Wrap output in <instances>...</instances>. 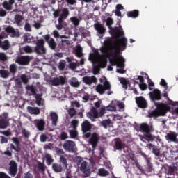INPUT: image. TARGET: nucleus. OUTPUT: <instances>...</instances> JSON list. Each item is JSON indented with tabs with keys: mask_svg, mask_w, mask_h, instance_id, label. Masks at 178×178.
Masks as SVG:
<instances>
[{
	"mask_svg": "<svg viewBox=\"0 0 178 178\" xmlns=\"http://www.w3.org/2000/svg\"><path fill=\"white\" fill-rule=\"evenodd\" d=\"M124 51L123 46L118 44L115 40L111 38L105 40L104 42V47L101 49L102 54H106V56H109L110 65L112 66H117L121 69L124 67V59L123 57H120L121 62L119 63L118 56L120 54V51Z\"/></svg>",
	"mask_w": 178,
	"mask_h": 178,
	"instance_id": "nucleus-1",
	"label": "nucleus"
},
{
	"mask_svg": "<svg viewBox=\"0 0 178 178\" xmlns=\"http://www.w3.org/2000/svg\"><path fill=\"white\" fill-rule=\"evenodd\" d=\"M152 102H154V106L156 107L155 110L149 113V118H158L159 116H165L169 111H170V106L165 103L156 102V101H161L162 99V93L159 89H154L152 92L149 93Z\"/></svg>",
	"mask_w": 178,
	"mask_h": 178,
	"instance_id": "nucleus-2",
	"label": "nucleus"
},
{
	"mask_svg": "<svg viewBox=\"0 0 178 178\" xmlns=\"http://www.w3.org/2000/svg\"><path fill=\"white\" fill-rule=\"evenodd\" d=\"M106 24L110 30V34L112 35L111 38H107L106 40H108V38H112L113 41V40H115V42L117 44L118 42H120L124 49H126V48H127V38L123 37V35H124L123 28H122L121 26H120V27H112V25L113 24V19L111 17H108L106 19ZM120 37L122 38H120Z\"/></svg>",
	"mask_w": 178,
	"mask_h": 178,
	"instance_id": "nucleus-3",
	"label": "nucleus"
},
{
	"mask_svg": "<svg viewBox=\"0 0 178 178\" xmlns=\"http://www.w3.org/2000/svg\"><path fill=\"white\" fill-rule=\"evenodd\" d=\"M99 81L101 83L96 86L97 92L100 94V95H104L105 91H107V95H112L113 94V91L111 90L112 86H111V83L106 79V77H104V79H100Z\"/></svg>",
	"mask_w": 178,
	"mask_h": 178,
	"instance_id": "nucleus-4",
	"label": "nucleus"
},
{
	"mask_svg": "<svg viewBox=\"0 0 178 178\" xmlns=\"http://www.w3.org/2000/svg\"><path fill=\"white\" fill-rule=\"evenodd\" d=\"M140 131H142L144 134V137L146 138V140L147 141H154L155 140V136H152L151 134V131H152V127L148 125L146 123H143L140 124Z\"/></svg>",
	"mask_w": 178,
	"mask_h": 178,
	"instance_id": "nucleus-5",
	"label": "nucleus"
},
{
	"mask_svg": "<svg viewBox=\"0 0 178 178\" xmlns=\"http://www.w3.org/2000/svg\"><path fill=\"white\" fill-rule=\"evenodd\" d=\"M92 129V124H91L90 121L86 120L81 123V131L86 138H90L91 137Z\"/></svg>",
	"mask_w": 178,
	"mask_h": 178,
	"instance_id": "nucleus-6",
	"label": "nucleus"
},
{
	"mask_svg": "<svg viewBox=\"0 0 178 178\" xmlns=\"http://www.w3.org/2000/svg\"><path fill=\"white\" fill-rule=\"evenodd\" d=\"M34 52L39 55H44L47 54V49H45V41L44 39L38 40L36 42V47H34Z\"/></svg>",
	"mask_w": 178,
	"mask_h": 178,
	"instance_id": "nucleus-7",
	"label": "nucleus"
},
{
	"mask_svg": "<svg viewBox=\"0 0 178 178\" xmlns=\"http://www.w3.org/2000/svg\"><path fill=\"white\" fill-rule=\"evenodd\" d=\"M10 118H9V113L5 112L0 116V129H6L9 127V122Z\"/></svg>",
	"mask_w": 178,
	"mask_h": 178,
	"instance_id": "nucleus-8",
	"label": "nucleus"
},
{
	"mask_svg": "<svg viewBox=\"0 0 178 178\" xmlns=\"http://www.w3.org/2000/svg\"><path fill=\"white\" fill-rule=\"evenodd\" d=\"M87 166H88L87 161H83L81 163L80 170L83 173L82 176L83 178L90 177V176H91V168Z\"/></svg>",
	"mask_w": 178,
	"mask_h": 178,
	"instance_id": "nucleus-9",
	"label": "nucleus"
},
{
	"mask_svg": "<svg viewBox=\"0 0 178 178\" xmlns=\"http://www.w3.org/2000/svg\"><path fill=\"white\" fill-rule=\"evenodd\" d=\"M31 61V57L29 56H20L17 57L15 63L22 66H27Z\"/></svg>",
	"mask_w": 178,
	"mask_h": 178,
	"instance_id": "nucleus-10",
	"label": "nucleus"
},
{
	"mask_svg": "<svg viewBox=\"0 0 178 178\" xmlns=\"http://www.w3.org/2000/svg\"><path fill=\"white\" fill-rule=\"evenodd\" d=\"M8 175L12 177H15L17 175V163L15 160H11L9 162Z\"/></svg>",
	"mask_w": 178,
	"mask_h": 178,
	"instance_id": "nucleus-11",
	"label": "nucleus"
},
{
	"mask_svg": "<svg viewBox=\"0 0 178 178\" xmlns=\"http://www.w3.org/2000/svg\"><path fill=\"white\" fill-rule=\"evenodd\" d=\"M44 38L46 42H47L48 45H49V48H51V49H52L53 51H54V49H56V42H55L54 38H51V35L49 34L44 35Z\"/></svg>",
	"mask_w": 178,
	"mask_h": 178,
	"instance_id": "nucleus-12",
	"label": "nucleus"
},
{
	"mask_svg": "<svg viewBox=\"0 0 178 178\" xmlns=\"http://www.w3.org/2000/svg\"><path fill=\"white\" fill-rule=\"evenodd\" d=\"M99 141V135L95 132L93 133L90 136V138L89 140V143L92 145V148H97V145H98Z\"/></svg>",
	"mask_w": 178,
	"mask_h": 178,
	"instance_id": "nucleus-13",
	"label": "nucleus"
},
{
	"mask_svg": "<svg viewBox=\"0 0 178 178\" xmlns=\"http://www.w3.org/2000/svg\"><path fill=\"white\" fill-rule=\"evenodd\" d=\"M50 82L51 83V86L57 87V86H65L66 84V79L63 76H60L59 77L54 78Z\"/></svg>",
	"mask_w": 178,
	"mask_h": 178,
	"instance_id": "nucleus-14",
	"label": "nucleus"
},
{
	"mask_svg": "<svg viewBox=\"0 0 178 178\" xmlns=\"http://www.w3.org/2000/svg\"><path fill=\"white\" fill-rule=\"evenodd\" d=\"M135 99L138 108L145 109V108H147L148 106L147 100H145V99L143 96L136 97Z\"/></svg>",
	"mask_w": 178,
	"mask_h": 178,
	"instance_id": "nucleus-15",
	"label": "nucleus"
},
{
	"mask_svg": "<svg viewBox=\"0 0 178 178\" xmlns=\"http://www.w3.org/2000/svg\"><path fill=\"white\" fill-rule=\"evenodd\" d=\"M82 81L84 83V84H86V86H91L92 84L97 83L98 80L97 79V77L95 76H83L82 78Z\"/></svg>",
	"mask_w": 178,
	"mask_h": 178,
	"instance_id": "nucleus-16",
	"label": "nucleus"
},
{
	"mask_svg": "<svg viewBox=\"0 0 178 178\" xmlns=\"http://www.w3.org/2000/svg\"><path fill=\"white\" fill-rule=\"evenodd\" d=\"M86 115L92 122H95L98 119V111L95 107H92L91 111L88 112Z\"/></svg>",
	"mask_w": 178,
	"mask_h": 178,
	"instance_id": "nucleus-17",
	"label": "nucleus"
},
{
	"mask_svg": "<svg viewBox=\"0 0 178 178\" xmlns=\"http://www.w3.org/2000/svg\"><path fill=\"white\" fill-rule=\"evenodd\" d=\"M94 27L95 29L97 30L98 34H99V38H102L104 34H105L106 32V29H105V26L100 23H97L94 24Z\"/></svg>",
	"mask_w": 178,
	"mask_h": 178,
	"instance_id": "nucleus-18",
	"label": "nucleus"
},
{
	"mask_svg": "<svg viewBox=\"0 0 178 178\" xmlns=\"http://www.w3.org/2000/svg\"><path fill=\"white\" fill-rule=\"evenodd\" d=\"M33 124H35L38 130H39V131H43V130H44L45 129L46 123L44 119L35 120Z\"/></svg>",
	"mask_w": 178,
	"mask_h": 178,
	"instance_id": "nucleus-19",
	"label": "nucleus"
},
{
	"mask_svg": "<svg viewBox=\"0 0 178 178\" xmlns=\"http://www.w3.org/2000/svg\"><path fill=\"white\" fill-rule=\"evenodd\" d=\"M76 143L72 140H67L65 143L63 144V148L65 151H68V152H74V146Z\"/></svg>",
	"mask_w": 178,
	"mask_h": 178,
	"instance_id": "nucleus-20",
	"label": "nucleus"
},
{
	"mask_svg": "<svg viewBox=\"0 0 178 178\" xmlns=\"http://www.w3.org/2000/svg\"><path fill=\"white\" fill-rule=\"evenodd\" d=\"M6 33L11 34L12 37H20V33L16 31L15 29L10 26H8L4 29Z\"/></svg>",
	"mask_w": 178,
	"mask_h": 178,
	"instance_id": "nucleus-21",
	"label": "nucleus"
},
{
	"mask_svg": "<svg viewBox=\"0 0 178 178\" xmlns=\"http://www.w3.org/2000/svg\"><path fill=\"white\" fill-rule=\"evenodd\" d=\"M147 148L152 151V153L156 156H161V150L156 148L152 143H149L147 145Z\"/></svg>",
	"mask_w": 178,
	"mask_h": 178,
	"instance_id": "nucleus-22",
	"label": "nucleus"
},
{
	"mask_svg": "<svg viewBox=\"0 0 178 178\" xmlns=\"http://www.w3.org/2000/svg\"><path fill=\"white\" fill-rule=\"evenodd\" d=\"M50 117H51V120L52 126L54 127H56L58 126V119H59V117L58 116V113L55 112H51L50 113Z\"/></svg>",
	"mask_w": 178,
	"mask_h": 178,
	"instance_id": "nucleus-23",
	"label": "nucleus"
},
{
	"mask_svg": "<svg viewBox=\"0 0 178 178\" xmlns=\"http://www.w3.org/2000/svg\"><path fill=\"white\" fill-rule=\"evenodd\" d=\"M52 169L55 173H62L63 166L58 163H54L52 164Z\"/></svg>",
	"mask_w": 178,
	"mask_h": 178,
	"instance_id": "nucleus-24",
	"label": "nucleus"
},
{
	"mask_svg": "<svg viewBox=\"0 0 178 178\" xmlns=\"http://www.w3.org/2000/svg\"><path fill=\"white\" fill-rule=\"evenodd\" d=\"M59 162L60 165L63 166V168H65V169H67V155L64 154V156H61L59 158Z\"/></svg>",
	"mask_w": 178,
	"mask_h": 178,
	"instance_id": "nucleus-25",
	"label": "nucleus"
},
{
	"mask_svg": "<svg viewBox=\"0 0 178 178\" xmlns=\"http://www.w3.org/2000/svg\"><path fill=\"white\" fill-rule=\"evenodd\" d=\"M165 138L167 141H171L172 143H177V136H176L173 132L167 134Z\"/></svg>",
	"mask_w": 178,
	"mask_h": 178,
	"instance_id": "nucleus-26",
	"label": "nucleus"
},
{
	"mask_svg": "<svg viewBox=\"0 0 178 178\" xmlns=\"http://www.w3.org/2000/svg\"><path fill=\"white\" fill-rule=\"evenodd\" d=\"M27 111L29 113H31V115H40V113H41V111L38 107L28 106Z\"/></svg>",
	"mask_w": 178,
	"mask_h": 178,
	"instance_id": "nucleus-27",
	"label": "nucleus"
},
{
	"mask_svg": "<svg viewBox=\"0 0 178 178\" xmlns=\"http://www.w3.org/2000/svg\"><path fill=\"white\" fill-rule=\"evenodd\" d=\"M70 84L71 87H74L75 88L80 87V82H79V80L76 77H72L71 80H70Z\"/></svg>",
	"mask_w": 178,
	"mask_h": 178,
	"instance_id": "nucleus-28",
	"label": "nucleus"
},
{
	"mask_svg": "<svg viewBox=\"0 0 178 178\" xmlns=\"http://www.w3.org/2000/svg\"><path fill=\"white\" fill-rule=\"evenodd\" d=\"M44 158L46 159V163L47 166H51V165L54 163V159L52 158V156L49 153L45 154Z\"/></svg>",
	"mask_w": 178,
	"mask_h": 178,
	"instance_id": "nucleus-29",
	"label": "nucleus"
},
{
	"mask_svg": "<svg viewBox=\"0 0 178 178\" xmlns=\"http://www.w3.org/2000/svg\"><path fill=\"white\" fill-rule=\"evenodd\" d=\"M35 102L38 106H41L44 105V103L42 102V94H37L35 95Z\"/></svg>",
	"mask_w": 178,
	"mask_h": 178,
	"instance_id": "nucleus-30",
	"label": "nucleus"
},
{
	"mask_svg": "<svg viewBox=\"0 0 178 178\" xmlns=\"http://www.w3.org/2000/svg\"><path fill=\"white\" fill-rule=\"evenodd\" d=\"M139 12L138 10H134L133 11H129L127 13V16L128 17H133L134 19H136V17H138Z\"/></svg>",
	"mask_w": 178,
	"mask_h": 178,
	"instance_id": "nucleus-31",
	"label": "nucleus"
},
{
	"mask_svg": "<svg viewBox=\"0 0 178 178\" xmlns=\"http://www.w3.org/2000/svg\"><path fill=\"white\" fill-rule=\"evenodd\" d=\"M75 55L77 58H82L83 55V48L81 46L78 45L75 49Z\"/></svg>",
	"mask_w": 178,
	"mask_h": 178,
	"instance_id": "nucleus-32",
	"label": "nucleus"
},
{
	"mask_svg": "<svg viewBox=\"0 0 178 178\" xmlns=\"http://www.w3.org/2000/svg\"><path fill=\"white\" fill-rule=\"evenodd\" d=\"M98 175L101 176V177H105L109 176V171L105 170V168H99L98 170Z\"/></svg>",
	"mask_w": 178,
	"mask_h": 178,
	"instance_id": "nucleus-33",
	"label": "nucleus"
},
{
	"mask_svg": "<svg viewBox=\"0 0 178 178\" xmlns=\"http://www.w3.org/2000/svg\"><path fill=\"white\" fill-rule=\"evenodd\" d=\"M107 61L105 59L96 60V65L100 67L102 69L106 67Z\"/></svg>",
	"mask_w": 178,
	"mask_h": 178,
	"instance_id": "nucleus-34",
	"label": "nucleus"
},
{
	"mask_svg": "<svg viewBox=\"0 0 178 178\" xmlns=\"http://www.w3.org/2000/svg\"><path fill=\"white\" fill-rule=\"evenodd\" d=\"M12 5H13V3H10V1H5L2 3V6L6 10H12Z\"/></svg>",
	"mask_w": 178,
	"mask_h": 178,
	"instance_id": "nucleus-35",
	"label": "nucleus"
},
{
	"mask_svg": "<svg viewBox=\"0 0 178 178\" xmlns=\"http://www.w3.org/2000/svg\"><path fill=\"white\" fill-rule=\"evenodd\" d=\"M26 90L31 91L32 95L35 96L37 95V87L34 86H28L26 87Z\"/></svg>",
	"mask_w": 178,
	"mask_h": 178,
	"instance_id": "nucleus-36",
	"label": "nucleus"
},
{
	"mask_svg": "<svg viewBox=\"0 0 178 178\" xmlns=\"http://www.w3.org/2000/svg\"><path fill=\"white\" fill-rule=\"evenodd\" d=\"M119 81L120 82L124 90H127L129 86V81H127V79H126V78L122 77L119 79Z\"/></svg>",
	"mask_w": 178,
	"mask_h": 178,
	"instance_id": "nucleus-37",
	"label": "nucleus"
},
{
	"mask_svg": "<svg viewBox=\"0 0 178 178\" xmlns=\"http://www.w3.org/2000/svg\"><path fill=\"white\" fill-rule=\"evenodd\" d=\"M9 70L13 76H15L17 72V67L16 66V64H11L10 65Z\"/></svg>",
	"mask_w": 178,
	"mask_h": 178,
	"instance_id": "nucleus-38",
	"label": "nucleus"
},
{
	"mask_svg": "<svg viewBox=\"0 0 178 178\" xmlns=\"http://www.w3.org/2000/svg\"><path fill=\"white\" fill-rule=\"evenodd\" d=\"M70 20L72 23V24H74V26L75 27H77V26H79V24H80V19H79L77 17H72L70 18Z\"/></svg>",
	"mask_w": 178,
	"mask_h": 178,
	"instance_id": "nucleus-39",
	"label": "nucleus"
},
{
	"mask_svg": "<svg viewBox=\"0 0 178 178\" xmlns=\"http://www.w3.org/2000/svg\"><path fill=\"white\" fill-rule=\"evenodd\" d=\"M111 123H112V121L110 119L105 120L101 122V124L104 129H108V126H111Z\"/></svg>",
	"mask_w": 178,
	"mask_h": 178,
	"instance_id": "nucleus-40",
	"label": "nucleus"
},
{
	"mask_svg": "<svg viewBox=\"0 0 178 178\" xmlns=\"http://www.w3.org/2000/svg\"><path fill=\"white\" fill-rule=\"evenodd\" d=\"M1 48L4 51H8L10 48V44H9V40H4V42L1 44Z\"/></svg>",
	"mask_w": 178,
	"mask_h": 178,
	"instance_id": "nucleus-41",
	"label": "nucleus"
},
{
	"mask_svg": "<svg viewBox=\"0 0 178 178\" xmlns=\"http://www.w3.org/2000/svg\"><path fill=\"white\" fill-rule=\"evenodd\" d=\"M79 31L81 37H83V38H86L87 37V31H86V28L81 26L79 29Z\"/></svg>",
	"mask_w": 178,
	"mask_h": 178,
	"instance_id": "nucleus-42",
	"label": "nucleus"
},
{
	"mask_svg": "<svg viewBox=\"0 0 178 178\" xmlns=\"http://www.w3.org/2000/svg\"><path fill=\"white\" fill-rule=\"evenodd\" d=\"M0 74L3 79H8L9 77V71L5 70H0Z\"/></svg>",
	"mask_w": 178,
	"mask_h": 178,
	"instance_id": "nucleus-43",
	"label": "nucleus"
},
{
	"mask_svg": "<svg viewBox=\"0 0 178 178\" xmlns=\"http://www.w3.org/2000/svg\"><path fill=\"white\" fill-rule=\"evenodd\" d=\"M77 114V111L75 110L74 108H70L68 109V115L70 118H74Z\"/></svg>",
	"mask_w": 178,
	"mask_h": 178,
	"instance_id": "nucleus-44",
	"label": "nucleus"
},
{
	"mask_svg": "<svg viewBox=\"0 0 178 178\" xmlns=\"http://www.w3.org/2000/svg\"><path fill=\"white\" fill-rule=\"evenodd\" d=\"M60 16L65 19H67V17L69 16V10L67 8L63 9Z\"/></svg>",
	"mask_w": 178,
	"mask_h": 178,
	"instance_id": "nucleus-45",
	"label": "nucleus"
},
{
	"mask_svg": "<svg viewBox=\"0 0 178 178\" xmlns=\"http://www.w3.org/2000/svg\"><path fill=\"white\" fill-rule=\"evenodd\" d=\"M15 20L17 24L19 26L20 23H22V20H23V17L19 14H17L15 16Z\"/></svg>",
	"mask_w": 178,
	"mask_h": 178,
	"instance_id": "nucleus-46",
	"label": "nucleus"
},
{
	"mask_svg": "<svg viewBox=\"0 0 178 178\" xmlns=\"http://www.w3.org/2000/svg\"><path fill=\"white\" fill-rule=\"evenodd\" d=\"M56 153L60 157L65 156V155H66V154H65V151L59 147H56Z\"/></svg>",
	"mask_w": 178,
	"mask_h": 178,
	"instance_id": "nucleus-47",
	"label": "nucleus"
},
{
	"mask_svg": "<svg viewBox=\"0 0 178 178\" xmlns=\"http://www.w3.org/2000/svg\"><path fill=\"white\" fill-rule=\"evenodd\" d=\"M65 67H66V61L61 60L58 64V69L59 70H65Z\"/></svg>",
	"mask_w": 178,
	"mask_h": 178,
	"instance_id": "nucleus-48",
	"label": "nucleus"
},
{
	"mask_svg": "<svg viewBox=\"0 0 178 178\" xmlns=\"http://www.w3.org/2000/svg\"><path fill=\"white\" fill-rule=\"evenodd\" d=\"M25 54H33V49L30 46H25L22 48Z\"/></svg>",
	"mask_w": 178,
	"mask_h": 178,
	"instance_id": "nucleus-49",
	"label": "nucleus"
},
{
	"mask_svg": "<svg viewBox=\"0 0 178 178\" xmlns=\"http://www.w3.org/2000/svg\"><path fill=\"white\" fill-rule=\"evenodd\" d=\"M147 167L146 168V172H147V173H151L153 170L152 163H151V161H147Z\"/></svg>",
	"mask_w": 178,
	"mask_h": 178,
	"instance_id": "nucleus-50",
	"label": "nucleus"
},
{
	"mask_svg": "<svg viewBox=\"0 0 178 178\" xmlns=\"http://www.w3.org/2000/svg\"><path fill=\"white\" fill-rule=\"evenodd\" d=\"M70 136L71 138H77L79 134L77 133V131L72 130L70 131Z\"/></svg>",
	"mask_w": 178,
	"mask_h": 178,
	"instance_id": "nucleus-51",
	"label": "nucleus"
},
{
	"mask_svg": "<svg viewBox=\"0 0 178 178\" xmlns=\"http://www.w3.org/2000/svg\"><path fill=\"white\" fill-rule=\"evenodd\" d=\"M100 70L101 67L97 64V65L93 67V74H98Z\"/></svg>",
	"mask_w": 178,
	"mask_h": 178,
	"instance_id": "nucleus-52",
	"label": "nucleus"
},
{
	"mask_svg": "<svg viewBox=\"0 0 178 178\" xmlns=\"http://www.w3.org/2000/svg\"><path fill=\"white\" fill-rule=\"evenodd\" d=\"M89 60H92V63H97V60H98L95 57V54H90L89 56Z\"/></svg>",
	"mask_w": 178,
	"mask_h": 178,
	"instance_id": "nucleus-53",
	"label": "nucleus"
},
{
	"mask_svg": "<svg viewBox=\"0 0 178 178\" xmlns=\"http://www.w3.org/2000/svg\"><path fill=\"white\" fill-rule=\"evenodd\" d=\"M21 80L24 84H27L29 83V78H27L26 74H22L21 76Z\"/></svg>",
	"mask_w": 178,
	"mask_h": 178,
	"instance_id": "nucleus-54",
	"label": "nucleus"
},
{
	"mask_svg": "<svg viewBox=\"0 0 178 178\" xmlns=\"http://www.w3.org/2000/svg\"><path fill=\"white\" fill-rule=\"evenodd\" d=\"M71 124L73 127V129L76 130V129H77V126H79V121L77 120H73L71 122Z\"/></svg>",
	"mask_w": 178,
	"mask_h": 178,
	"instance_id": "nucleus-55",
	"label": "nucleus"
},
{
	"mask_svg": "<svg viewBox=\"0 0 178 178\" xmlns=\"http://www.w3.org/2000/svg\"><path fill=\"white\" fill-rule=\"evenodd\" d=\"M67 138H68L67 133L65 131H62L60 134V140L64 141V140H67Z\"/></svg>",
	"mask_w": 178,
	"mask_h": 178,
	"instance_id": "nucleus-56",
	"label": "nucleus"
},
{
	"mask_svg": "<svg viewBox=\"0 0 178 178\" xmlns=\"http://www.w3.org/2000/svg\"><path fill=\"white\" fill-rule=\"evenodd\" d=\"M115 148L118 151H120V149H122V148H123V146H122V142H120V141L115 142Z\"/></svg>",
	"mask_w": 178,
	"mask_h": 178,
	"instance_id": "nucleus-57",
	"label": "nucleus"
},
{
	"mask_svg": "<svg viewBox=\"0 0 178 178\" xmlns=\"http://www.w3.org/2000/svg\"><path fill=\"white\" fill-rule=\"evenodd\" d=\"M105 115V107H102L99 112H98V118H102Z\"/></svg>",
	"mask_w": 178,
	"mask_h": 178,
	"instance_id": "nucleus-58",
	"label": "nucleus"
},
{
	"mask_svg": "<svg viewBox=\"0 0 178 178\" xmlns=\"http://www.w3.org/2000/svg\"><path fill=\"white\" fill-rule=\"evenodd\" d=\"M45 168L46 166L44 165V163L41 162L38 163V168L40 169V170H42V172H45Z\"/></svg>",
	"mask_w": 178,
	"mask_h": 178,
	"instance_id": "nucleus-59",
	"label": "nucleus"
},
{
	"mask_svg": "<svg viewBox=\"0 0 178 178\" xmlns=\"http://www.w3.org/2000/svg\"><path fill=\"white\" fill-rule=\"evenodd\" d=\"M69 67H70V69H72V70H74L77 69V63H70L69 64Z\"/></svg>",
	"mask_w": 178,
	"mask_h": 178,
	"instance_id": "nucleus-60",
	"label": "nucleus"
},
{
	"mask_svg": "<svg viewBox=\"0 0 178 178\" xmlns=\"http://www.w3.org/2000/svg\"><path fill=\"white\" fill-rule=\"evenodd\" d=\"M22 134L25 138H29V137H30V132L26 129L22 130Z\"/></svg>",
	"mask_w": 178,
	"mask_h": 178,
	"instance_id": "nucleus-61",
	"label": "nucleus"
},
{
	"mask_svg": "<svg viewBox=\"0 0 178 178\" xmlns=\"http://www.w3.org/2000/svg\"><path fill=\"white\" fill-rule=\"evenodd\" d=\"M24 30L26 31H31V25L29 23H26L24 25Z\"/></svg>",
	"mask_w": 178,
	"mask_h": 178,
	"instance_id": "nucleus-62",
	"label": "nucleus"
},
{
	"mask_svg": "<svg viewBox=\"0 0 178 178\" xmlns=\"http://www.w3.org/2000/svg\"><path fill=\"white\" fill-rule=\"evenodd\" d=\"M0 178H11L8 175V174L3 172H0Z\"/></svg>",
	"mask_w": 178,
	"mask_h": 178,
	"instance_id": "nucleus-63",
	"label": "nucleus"
},
{
	"mask_svg": "<svg viewBox=\"0 0 178 178\" xmlns=\"http://www.w3.org/2000/svg\"><path fill=\"white\" fill-rule=\"evenodd\" d=\"M24 178H34V176L30 172H27L24 174Z\"/></svg>",
	"mask_w": 178,
	"mask_h": 178,
	"instance_id": "nucleus-64",
	"label": "nucleus"
}]
</instances>
